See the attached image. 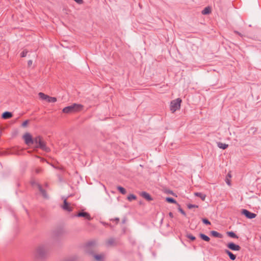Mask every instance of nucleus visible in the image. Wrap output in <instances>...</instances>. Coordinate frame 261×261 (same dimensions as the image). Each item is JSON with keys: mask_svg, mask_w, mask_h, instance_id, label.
Returning <instances> with one entry per match:
<instances>
[{"mask_svg": "<svg viewBox=\"0 0 261 261\" xmlns=\"http://www.w3.org/2000/svg\"><path fill=\"white\" fill-rule=\"evenodd\" d=\"M48 252V247L45 245L42 244L36 248L34 252V255L36 259L42 260L47 257Z\"/></svg>", "mask_w": 261, "mask_h": 261, "instance_id": "f257e3e1", "label": "nucleus"}, {"mask_svg": "<svg viewBox=\"0 0 261 261\" xmlns=\"http://www.w3.org/2000/svg\"><path fill=\"white\" fill-rule=\"evenodd\" d=\"M84 110L85 108L82 105L74 103L64 108L62 111L64 113H78L84 112Z\"/></svg>", "mask_w": 261, "mask_h": 261, "instance_id": "f03ea898", "label": "nucleus"}, {"mask_svg": "<svg viewBox=\"0 0 261 261\" xmlns=\"http://www.w3.org/2000/svg\"><path fill=\"white\" fill-rule=\"evenodd\" d=\"M181 102V100L179 98L171 101L170 108L172 113L175 112L180 108Z\"/></svg>", "mask_w": 261, "mask_h": 261, "instance_id": "7ed1b4c3", "label": "nucleus"}, {"mask_svg": "<svg viewBox=\"0 0 261 261\" xmlns=\"http://www.w3.org/2000/svg\"><path fill=\"white\" fill-rule=\"evenodd\" d=\"M96 244L95 241L88 242L85 245V251L89 254H93V251L95 249Z\"/></svg>", "mask_w": 261, "mask_h": 261, "instance_id": "20e7f679", "label": "nucleus"}, {"mask_svg": "<svg viewBox=\"0 0 261 261\" xmlns=\"http://www.w3.org/2000/svg\"><path fill=\"white\" fill-rule=\"evenodd\" d=\"M72 217H84L88 220H91L92 219L88 213L83 211L79 212L77 214L74 215Z\"/></svg>", "mask_w": 261, "mask_h": 261, "instance_id": "39448f33", "label": "nucleus"}, {"mask_svg": "<svg viewBox=\"0 0 261 261\" xmlns=\"http://www.w3.org/2000/svg\"><path fill=\"white\" fill-rule=\"evenodd\" d=\"M242 214L245 216V217L248 219H253L256 217V215L254 213H251L250 211L243 209L241 212Z\"/></svg>", "mask_w": 261, "mask_h": 261, "instance_id": "423d86ee", "label": "nucleus"}, {"mask_svg": "<svg viewBox=\"0 0 261 261\" xmlns=\"http://www.w3.org/2000/svg\"><path fill=\"white\" fill-rule=\"evenodd\" d=\"M23 138L26 144L30 145L33 144V139L29 133L25 134L23 136Z\"/></svg>", "mask_w": 261, "mask_h": 261, "instance_id": "0eeeda50", "label": "nucleus"}, {"mask_svg": "<svg viewBox=\"0 0 261 261\" xmlns=\"http://www.w3.org/2000/svg\"><path fill=\"white\" fill-rule=\"evenodd\" d=\"M227 247L232 251H239L241 249V247L234 244L233 242L229 243L227 244Z\"/></svg>", "mask_w": 261, "mask_h": 261, "instance_id": "6e6552de", "label": "nucleus"}, {"mask_svg": "<svg viewBox=\"0 0 261 261\" xmlns=\"http://www.w3.org/2000/svg\"><path fill=\"white\" fill-rule=\"evenodd\" d=\"M37 147L41 148L42 150L48 152L49 151V149L46 146L45 142L42 139L41 141L38 143L37 146Z\"/></svg>", "mask_w": 261, "mask_h": 261, "instance_id": "1a4fd4ad", "label": "nucleus"}, {"mask_svg": "<svg viewBox=\"0 0 261 261\" xmlns=\"http://www.w3.org/2000/svg\"><path fill=\"white\" fill-rule=\"evenodd\" d=\"M62 208L66 211L68 212H72L73 211V207L70 206L69 203L67 201L66 199H65L63 202V204L62 206Z\"/></svg>", "mask_w": 261, "mask_h": 261, "instance_id": "9d476101", "label": "nucleus"}, {"mask_svg": "<svg viewBox=\"0 0 261 261\" xmlns=\"http://www.w3.org/2000/svg\"><path fill=\"white\" fill-rule=\"evenodd\" d=\"M140 195L148 201L152 200V198L151 197V196L146 192H142L140 194Z\"/></svg>", "mask_w": 261, "mask_h": 261, "instance_id": "9b49d317", "label": "nucleus"}, {"mask_svg": "<svg viewBox=\"0 0 261 261\" xmlns=\"http://www.w3.org/2000/svg\"><path fill=\"white\" fill-rule=\"evenodd\" d=\"M38 189L39 190L41 194H42V195L43 196V197H44L45 198H48V196L46 191L42 188L41 185H38Z\"/></svg>", "mask_w": 261, "mask_h": 261, "instance_id": "f8f14e48", "label": "nucleus"}, {"mask_svg": "<svg viewBox=\"0 0 261 261\" xmlns=\"http://www.w3.org/2000/svg\"><path fill=\"white\" fill-rule=\"evenodd\" d=\"M225 252L226 253L229 257L230 259L232 260H234L236 259V255L233 254L229 250L226 249L225 250Z\"/></svg>", "mask_w": 261, "mask_h": 261, "instance_id": "ddd939ff", "label": "nucleus"}, {"mask_svg": "<svg viewBox=\"0 0 261 261\" xmlns=\"http://www.w3.org/2000/svg\"><path fill=\"white\" fill-rule=\"evenodd\" d=\"M38 95L39 96V98H40V99H41L42 100H45L46 101H47V99L49 97V96L47 95H46L44 93H42V92H39L38 93Z\"/></svg>", "mask_w": 261, "mask_h": 261, "instance_id": "4468645a", "label": "nucleus"}, {"mask_svg": "<svg viewBox=\"0 0 261 261\" xmlns=\"http://www.w3.org/2000/svg\"><path fill=\"white\" fill-rule=\"evenodd\" d=\"M217 146L219 148H220L221 149H225L228 147V145L225 144V143H223L220 142H219L217 143Z\"/></svg>", "mask_w": 261, "mask_h": 261, "instance_id": "2eb2a0df", "label": "nucleus"}, {"mask_svg": "<svg viewBox=\"0 0 261 261\" xmlns=\"http://www.w3.org/2000/svg\"><path fill=\"white\" fill-rule=\"evenodd\" d=\"M195 195L200 198L203 201H204L205 199L206 195L200 192H196L195 193Z\"/></svg>", "mask_w": 261, "mask_h": 261, "instance_id": "dca6fc26", "label": "nucleus"}, {"mask_svg": "<svg viewBox=\"0 0 261 261\" xmlns=\"http://www.w3.org/2000/svg\"><path fill=\"white\" fill-rule=\"evenodd\" d=\"M93 256L96 261H103V256L101 254H94Z\"/></svg>", "mask_w": 261, "mask_h": 261, "instance_id": "f3484780", "label": "nucleus"}, {"mask_svg": "<svg viewBox=\"0 0 261 261\" xmlns=\"http://www.w3.org/2000/svg\"><path fill=\"white\" fill-rule=\"evenodd\" d=\"M211 233L214 237L221 238L222 237V235L221 233L218 232L216 231L213 230L211 231Z\"/></svg>", "mask_w": 261, "mask_h": 261, "instance_id": "a211bd4d", "label": "nucleus"}, {"mask_svg": "<svg viewBox=\"0 0 261 261\" xmlns=\"http://www.w3.org/2000/svg\"><path fill=\"white\" fill-rule=\"evenodd\" d=\"M227 234L230 238L238 239V236L233 231H228Z\"/></svg>", "mask_w": 261, "mask_h": 261, "instance_id": "6ab92c4d", "label": "nucleus"}, {"mask_svg": "<svg viewBox=\"0 0 261 261\" xmlns=\"http://www.w3.org/2000/svg\"><path fill=\"white\" fill-rule=\"evenodd\" d=\"M199 236L201 239L206 242H208L210 240V238L208 236H206L203 233H200Z\"/></svg>", "mask_w": 261, "mask_h": 261, "instance_id": "aec40b11", "label": "nucleus"}, {"mask_svg": "<svg viewBox=\"0 0 261 261\" xmlns=\"http://www.w3.org/2000/svg\"><path fill=\"white\" fill-rule=\"evenodd\" d=\"M166 201L169 203L178 204L176 200L172 197H167L166 198Z\"/></svg>", "mask_w": 261, "mask_h": 261, "instance_id": "412c9836", "label": "nucleus"}, {"mask_svg": "<svg viewBox=\"0 0 261 261\" xmlns=\"http://www.w3.org/2000/svg\"><path fill=\"white\" fill-rule=\"evenodd\" d=\"M211 13V9L209 7H205L202 11L203 15L208 14Z\"/></svg>", "mask_w": 261, "mask_h": 261, "instance_id": "4be33fe9", "label": "nucleus"}, {"mask_svg": "<svg viewBox=\"0 0 261 261\" xmlns=\"http://www.w3.org/2000/svg\"><path fill=\"white\" fill-rule=\"evenodd\" d=\"M42 139V138L40 136H37L36 137L33 139V143H35L37 145Z\"/></svg>", "mask_w": 261, "mask_h": 261, "instance_id": "5701e85b", "label": "nucleus"}, {"mask_svg": "<svg viewBox=\"0 0 261 261\" xmlns=\"http://www.w3.org/2000/svg\"><path fill=\"white\" fill-rule=\"evenodd\" d=\"M117 189L121 194L123 195L125 194L126 193V190L121 186H118L117 187Z\"/></svg>", "mask_w": 261, "mask_h": 261, "instance_id": "b1692460", "label": "nucleus"}, {"mask_svg": "<svg viewBox=\"0 0 261 261\" xmlns=\"http://www.w3.org/2000/svg\"><path fill=\"white\" fill-rule=\"evenodd\" d=\"M57 101V98L55 97H50L49 96V97L47 99V101L48 102H49V103H54L55 102Z\"/></svg>", "mask_w": 261, "mask_h": 261, "instance_id": "393cba45", "label": "nucleus"}, {"mask_svg": "<svg viewBox=\"0 0 261 261\" xmlns=\"http://www.w3.org/2000/svg\"><path fill=\"white\" fill-rule=\"evenodd\" d=\"M114 242H115L114 239L113 238H111L107 241V245L108 246H111L114 244Z\"/></svg>", "mask_w": 261, "mask_h": 261, "instance_id": "a878e982", "label": "nucleus"}, {"mask_svg": "<svg viewBox=\"0 0 261 261\" xmlns=\"http://www.w3.org/2000/svg\"><path fill=\"white\" fill-rule=\"evenodd\" d=\"M186 237L190 239L192 241H195L196 239V238L194 236H193L191 233H187Z\"/></svg>", "mask_w": 261, "mask_h": 261, "instance_id": "bb28decb", "label": "nucleus"}, {"mask_svg": "<svg viewBox=\"0 0 261 261\" xmlns=\"http://www.w3.org/2000/svg\"><path fill=\"white\" fill-rule=\"evenodd\" d=\"M137 198V197L136 196H135V195L134 194H130L127 197V199L129 200V201H132L133 200H135Z\"/></svg>", "mask_w": 261, "mask_h": 261, "instance_id": "cd10ccee", "label": "nucleus"}, {"mask_svg": "<svg viewBox=\"0 0 261 261\" xmlns=\"http://www.w3.org/2000/svg\"><path fill=\"white\" fill-rule=\"evenodd\" d=\"M202 221L203 223L206 225H211V224L210 221L206 218H203L202 219Z\"/></svg>", "mask_w": 261, "mask_h": 261, "instance_id": "c85d7f7f", "label": "nucleus"}, {"mask_svg": "<svg viewBox=\"0 0 261 261\" xmlns=\"http://www.w3.org/2000/svg\"><path fill=\"white\" fill-rule=\"evenodd\" d=\"M31 185L33 187L36 186L38 188V185H40L39 183L36 182L35 180H32L31 181Z\"/></svg>", "mask_w": 261, "mask_h": 261, "instance_id": "c756f323", "label": "nucleus"}, {"mask_svg": "<svg viewBox=\"0 0 261 261\" xmlns=\"http://www.w3.org/2000/svg\"><path fill=\"white\" fill-rule=\"evenodd\" d=\"M187 207H188V208L191 209V208H194V207H198V206L197 205H195V204H188L187 205Z\"/></svg>", "mask_w": 261, "mask_h": 261, "instance_id": "7c9ffc66", "label": "nucleus"}, {"mask_svg": "<svg viewBox=\"0 0 261 261\" xmlns=\"http://www.w3.org/2000/svg\"><path fill=\"white\" fill-rule=\"evenodd\" d=\"M177 205H178V209L179 212H180L183 215L186 216V213L185 211L180 207V206L178 204H177Z\"/></svg>", "mask_w": 261, "mask_h": 261, "instance_id": "2f4dec72", "label": "nucleus"}, {"mask_svg": "<svg viewBox=\"0 0 261 261\" xmlns=\"http://www.w3.org/2000/svg\"><path fill=\"white\" fill-rule=\"evenodd\" d=\"M42 169L41 168H37L35 169V172L36 174H39L41 173Z\"/></svg>", "mask_w": 261, "mask_h": 261, "instance_id": "473e14b6", "label": "nucleus"}, {"mask_svg": "<svg viewBox=\"0 0 261 261\" xmlns=\"http://www.w3.org/2000/svg\"><path fill=\"white\" fill-rule=\"evenodd\" d=\"M27 53L28 51L27 50H23L20 54L21 57H25L27 56Z\"/></svg>", "mask_w": 261, "mask_h": 261, "instance_id": "72a5a7b5", "label": "nucleus"}, {"mask_svg": "<svg viewBox=\"0 0 261 261\" xmlns=\"http://www.w3.org/2000/svg\"><path fill=\"white\" fill-rule=\"evenodd\" d=\"M13 115H2V117L4 119H7L11 118Z\"/></svg>", "mask_w": 261, "mask_h": 261, "instance_id": "f704fd0d", "label": "nucleus"}, {"mask_svg": "<svg viewBox=\"0 0 261 261\" xmlns=\"http://www.w3.org/2000/svg\"><path fill=\"white\" fill-rule=\"evenodd\" d=\"M29 122V120H27L22 123V126L25 127Z\"/></svg>", "mask_w": 261, "mask_h": 261, "instance_id": "c9c22d12", "label": "nucleus"}, {"mask_svg": "<svg viewBox=\"0 0 261 261\" xmlns=\"http://www.w3.org/2000/svg\"><path fill=\"white\" fill-rule=\"evenodd\" d=\"M2 114H3V115H11V114H12L11 112H10L5 111V112H3Z\"/></svg>", "mask_w": 261, "mask_h": 261, "instance_id": "e433bc0d", "label": "nucleus"}, {"mask_svg": "<svg viewBox=\"0 0 261 261\" xmlns=\"http://www.w3.org/2000/svg\"><path fill=\"white\" fill-rule=\"evenodd\" d=\"M75 2H76L77 4H82L83 1V0H74Z\"/></svg>", "mask_w": 261, "mask_h": 261, "instance_id": "4c0bfd02", "label": "nucleus"}, {"mask_svg": "<svg viewBox=\"0 0 261 261\" xmlns=\"http://www.w3.org/2000/svg\"><path fill=\"white\" fill-rule=\"evenodd\" d=\"M33 61L32 60H29L28 62V66H31L32 65Z\"/></svg>", "mask_w": 261, "mask_h": 261, "instance_id": "58836bf2", "label": "nucleus"}, {"mask_svg": "<svg viewBox=\"0 0 261 261\" xmlns=\"http://www.w3.org/2000/svg\"><path fill=\"white\" fill-rule=\"evenodd\" d=\"M65 261H74V259L73 258H68L66 259Z\"/></svg>", "mask_w": 261, "mask_h": 261, "instance_id": "ea45409f", "label": "nucleus"}, {"mask_svg": "<svg viewBox=\"0 0 261 261\" xmlns=\"http://www.w3.org/2000/svg\"><path fill=\"white\" fill-rule=\"evenodd\" d=\"M169 216L170 218H173V214L172 213V212H170L169 213Z\"/></svg>", "mask_w": 261, "mask_h": 261, "instance_id": "a19ab883", "label": "nucleus"}, {"mask_svg": "<svg viewBox=\"0 0 261 261\" xmlns=\"http://www.w3.org/2000/svg\"><path fill=\"white\" fill-rule=\"evenodd\" d=\"M114 220L116 221V223H118L119 221V219L118 218H116Z\"/></svg>", "mask_w": 261, "mask_h": 261, "instance_id": "79ce46f5", "label": "nucleus"}, {"mask_svg": "<svg viewBox=\"0 0 261 261\" xmlns=\"http://www.w3.org/2000/svg\"><path fill=\"white\" fill-rule=\"evenodd\" d=\"M168 193H170V194H173V192L172 191H168Z\"/></svg>", "mask_w": 261, "mask_h": 261, "instance_id": "37998d69", "label": "nucleus"}, {"mask_svg": "<svg viewBox=\"0 0 261 261\" xmlns=\"http://www.w3.org/2000/svg\"><path fill=\"white\" fill-rule=\"evenodd\" d=\"M226 183L228 184V185H230V181L228 180L226 181Z\"/></svg>", "mask_w": 261, "mask_h": 261, "instance_id": "c03bdc74", "label": "nucleus"}, {"mask_svg": "<svg viewBox=\"0 0 261 261\" xmlns=\"http://www.w3.org/2000/svg\"><path fill=\"white\" fill-rule=\"evenodd\" d=\"M41 161L43 162V161H44V159H41Z\"/></svg>", "mask_w": 261, "mask_h": 261, "instance_id": "a18cd8bd", "label": "nucleus"}, {"mask_svg": "<svg viewBox=\"0 0 261 261\" xmlns=\"http://www.w3.org/2000/svg\"><path fill=\"white\" fill-rule=\"evenodd\" d=\"M260 239H261V237H260Z\"/></svg>", "mask_w": 261, "mask_h": 261, "instance_id": "49530a36", "label": "nucleus"}]
</instances>
